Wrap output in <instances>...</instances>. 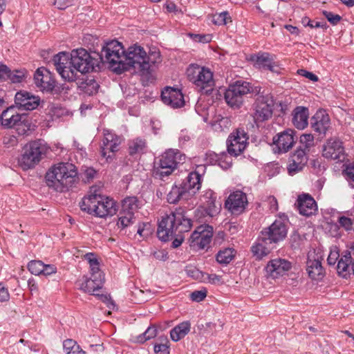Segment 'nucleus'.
<instances>
[{
  "label": "nucleus",
  "instance_id": "nucleus-1",
  "mask_svg": "<svg viewBox=\"0 0 354 354\" xmlns=\"http://www.w3.org/2000/svg\"><path fill=\"white\" fill-rule=\"evenodd\" d=\"M192 227V221L189 218L187 212L179 207L162 218L158 223L157 235L162 241L174 238L171 246L176 248L183 242L185 233L189 232Z\"/></svg>",
  "mask_w": 354,
  "mask_h": 354
},
{
  "label": "nucleus",
  "instance_id": "nucleus-2",
  "mask_svg": "<svg viewBox=\"0 0 354 354\" xmlns=\"http://www.w3.org/2000/svg\"><path fill=\"white\" fill-rule=\"evenodd\" d=\"M47 185L54 190L63 192L77 183V171L74 165L59 163L52 167L45 176Z\"/></svg>",
  "mask_w": 354,
  "mask_h": 354
},
{
  "label": "nucleus",
  "instance_id": "nucleus-3",
  "mask_svg": "<svg viewBox=\"0 0 354 354\" xmlns=\"http://www.w3.org/2000/svg\"><path fill=\"white\" fill-rule=\"evenodd\" d=\"M80 207L82 211L101 218L113 216L117 212L115 201L102 196L97 186L91 187L89 194L82 198Z\"/></svg>",
  "mask_w": 354,
  "mask_h": 354
},
{
  "label": "nucleus",
  "instance_id": "nucleus-4",
  "mask_svg": "<svg viewBox=\"0 0 354 354\" xmlns=\"http://www.w3.org/2000/svg\"><path fill=\"white\" fill-rule=\"evenodd\" d=\"M186 75L188 80L201 94L210 95L214 91L215 81L213 72L209 68L192 64L187 67Z\"/></svg>",
  "mask_w": 354,
  "mask_h": 354
},
{
  "label": "nucleus",
  "instance_id": "nucleus-5",
  "mask_svg": "<svg viewBox=\"0 0 354 354\" xmlns=\"http://www.w3.org/2000/svg\"><path fill=\"white\" fill-rule=\"evenodd\" d=\"M124 57V48L122 44L117 40H112L106 43V46L103 47L100 55L102 61L109 64V66L118 74H121L127 70Z\"/></svg>",
  "mask_w": 354,
  "mask_h": 354
},
{
  "label": "nucleus",
  "instance_id": "nucleus-6",
  "mask_svg": "<svg viewBox=\"0 0 354 354\" xmlns=\"http://www.w3.org/2000/svg\"><path fill=\"white\" fill-rule=\"evenodd\" d=\"M260 91V87L253 86L250 82L237 80L229 86L225 92L224 97L230 106L238 109L243 104V98L246 95L249 93L259 95Z\"/></svg>",
  "mask_w": 354,
  "mask_h": 354
},
{
  "label": "nucleus",
  "instance_id": "nucleus-7",
  "mask_svg": "<svg viewBox=\"0 0 354 354\" xmlns=\"http://www.w3.org/2000/svg\"><path fill=\"white\" fill-rule=\"evenodd\" d=\"M185 160V156L178 149L167 150L156 163L153 174L156 178L163 180L171 175L180 164Z\"/></svg>",
  "mask_w": 354,
  "mask_h": 354
},
{
  "label": "nucleus",
  "instance_id": "nucleus-8",
  "mask_svg": "<svg viewBox=\"0 0 354 354\" xmlns=\"http://www.w3.org/2000/svg\"><path fill=\"white\" fill-rule=\"evenodd\" d=\"M46 150L45 145L40 140H35L26 144L18 159L19 165L24 170L33 168L40 162L46 153Z\"/></svg>",
  "mask_w": 354,
  "mask_h": 354
},
{
  "label": "nucleus",
  "instance_id": "nucleus-9",
  "mask_svg": "<svg viewBox=\"0 0 354 354\" xmlns=\"http://www.w3.org/2000/svg\"><path fill=\"white\" fill-rule=\"evenodd\" d=\"M274 101L270 95H258L252 106V116L255 123L270 120L273 113Z\"/></svg>",
  "mask_w": 354,
  "mask_h": 354
},
{
  "label": "nucleus",
  "instance_id": "nucleus-10",
  "mask_svg": "<svg viewBox=\"0 0 354 354\" xmlns=\"http://www.w3.org/2000/svg\"><path fill=\"white\" fill-rule=\"evenodd\" d=\"M69 56L77 73H88L93 71L95 66H97V60L93 58L84 48L73 50Z\"/></svg>",
  "mask_w": 354,
  "mask_h": 354
},
{
  "label": "nucleus",
  "instance_id": "nucleus-11",
  "mask_svg": "<svg viewBox=\"0 0 354 354\" xmlns=\"http://www.w3.org/2000/svg\"><path fill=\"white\" fill-rule=\"evenodd\" d=\"M53 62L57 71L63 79L68 82L76 80L77 73L68 53L64 52L58 53L54 56Z\"/></svg>",
  "mask_w": 354,
  "mask_h": 354
},
{
  "label": "nucleus",
  "instance_id": "nucleus-12",
  "mask_svg": "<svg viewBox=\"0 0 354 354\" xmlns=\"http://www.w3.org/2000/svg\"><path fill=\"white\" fill-rule=\"evenodd\" d=\"M123 139L109 130L104 131V138L101 146V155L106 162L115 158V153L118 151Z\"/></svg>",
  "mask_w": 354,
  "mask_h": 354
},
{
  "label": "nucleus",
  "instance_id": "nucleus-13",
  "mask_svg": "<svg viewBox=\"0 0 354 354\" xmlns=\"http://www.w3.org/2000/svg\"><path fill=\"white\" fill-rule=\"evenodd\" d=\"M213 227L210 225H201L191 234L190 246L197 249H205L211 243Z\"/></svg>",
  "mask_w": 354,
  "mask_h": 354
},
{
  "label": "nucleus",
  "instance_id": "nucleus-14",
  "mask_svg": "<svg viewBox=\"0 0 354 354\" xmlns=\"http://www.w3.org/2000/svg\"><path fill=\"white\" fill-rule=\"evenodd\" d=\"M287 226L281 220H276L270 226L261 231L264 240H268L270 243H277L283 240L287 235Z\"/></svg>",
  "mask_w": 354,
  "mask_h": 354
},
{
  "label": "nucleus",
  "instance_id": "nucleus-15",
  "mask_svg": "<svg viewBox=\"0 0 354 354\" xmlns=\"http://www.w3.org/2000/svg\"><path fill=\"white\" fill-rule=\"evenodd\" d=\"M161 62L162 59L158 51H151L148 55L146 54V59H144L141 65V76L149 82L154 80L155 76L153 73Z\"/></svg>",
  "mask_w": 354,
  "mask_h": 354
},
{
  "label": "nucleus",
  "instance_id": "nucleus-16",
  "mask_svg": "<svg viewBox=\"0 0 354 354\" xmlns=\"http://www.w3.org/2000/svg\"><path fill=\"white\" fill-rule=\"evenodd\" d=\"M248 203L246 194L237 190L230 194L225 205L232 214L239 215L244 212Z\"/></svg>",
  "mask_w": 354,
  "mask_h": 354
},
{
  "label": "nucleus",
  "instance_id": "nucleus-17",
  "mask_svg": "<svg viewBox=\"0 0 354 354\" xmlns=\"http://www.w3.org/2000/svg\"><path fill=\"white\" fill-rule=\"evenodd\" d=\"M337 272L343 278L347 279L351 273L354 274V243L348 250L344 251L337 262Z\"/></svg>",
  "mask_w": 354,
  "mask_h": 354
},
{
  "label": "nucleus",
  "instance_id": "nucleus-18",
  "mask_svg": "<svg viewBox=\"0 0 354 354\" xmlns=\"http://www.w3.org/2000/svg\"><path fill=\"white\" fill-rule=\"evenodd\" d=\"M250 59L253 62L256 68L269 70L274 73H279V65L275 62V56L268 53H259L250 55Z\"/></svg>",
  "mask_w": 354,
  "mask_h": 354
},
{
  "label": "nucleus",
  "instance_id": "nucleus-19",
  "mask_svg": "<svg viewBox=\"0 0 354 354\" xmlns=\"http://www.w3.org/2000/svg\"><path fill=\"white\" fill-rule=\"evenodd\" d=\"M103 281L104 278H100L99 277H97V279L92 277L91 278L84 277L82 283L80 284V289L85 292L96 296L103 302L107 304L111 303L113 304V301H111L106 295L94 293L96 290H98L102 288Z\"/></svg>",
  "mask_w": 354,
  "mask_h": 354
},
{
  "label": "nucleus",
  "instance_id": "nucleus-20",
  "mask_svg": "<svg viewBox=\"0 0 354 354\" xmlns=\"http://www.w3.org/2000/svg\"><path fill=\"white\" fill-rule=\"evenodd\" d=\"M145 59H146L145 50L142 47L136 44L129 47L126 53H124V60L127 69L129 66L138 67L140 72L141 65Z\"/></svg>",
  "mask_w": 354,
  "mask_h": 354
},
{
  "label": "nucleus",
  "instance_id": "nucleus-21",
  "mask_svg": "<svg viewBox=\"0 0 354 354\" xmlns=\"http://www.w3.org/2000/svg\"><path fill=\"white\" fill-rule=\"evenodd\" d=\"M290 268L291 263L286 259H272L265 268L266 275L272 279H277L284 275Z\"/></svg>",
  "mask_w": 354,
  "mask_h": 354
},
{
  "label": "nucleus",
  "instance_id": "nucleus-22",
  "mask_svg": "<svg viewBox=\"0 0 354 354\" xmlns=\"http://www.w3.org/2000/svg\"><path fill=\"white\" fill-rule=\"evenodd\" d=\"M322 155L328 159L342 161L344 159V149L342 142L336 138L328 140L323 147Z\"/></svg>",
  "mask_w": 354,
  "mask_h": 354
},
{
  "label": "nucleus",
  "instance_id": "nucleus-23",
  "mask_svg": "<svg viewBox=\"0 0 354 354\" xmlns=\"http://www.w3.org/2000/svg\"><path fill=\"white\" fill-rule=\"evenodd\" d=\"M308 160V156L301 149H295L288 158L287 169L291 176L303 170Z\"/></svg>",
  "mask_w": 354,
  "mask_h": 354
},
{
  "label": "nucleus",
  "instance_id": "nucleus-24",
  "mask_svg": "<svg viewBox=\"0 0 354 354\" xmlns=\"http://www.w3.org/2000/svg\"><path fill=\"white\" fill-rule=\"evenodd\" d=\"M35 84L41 91L50 92L53 90L55 81L49 71L39 68L34 75Z\"/></svg>",
  "mask_w": 354,
  "mask_h": 354
},
{
  "label": "nucleus",
  "instance_id": "nucleus-25",
  "mask_svg": "<svg viewBox=\"0 0 354 354\" xmlns=\"http://www.w3.org/2000/svg\"><path fill=\"white\" fill-rule=\"evenodd\" d=\"M162 102L172 108H179L184 105V97L180 90L171 87H166L162 91Z\"/></svg>",
  "mask_w": 354,
  "mask_h": 354
},
{
  "label": "nucleus",
  "instance_id": "nucleus-26",
  "mask_svg": "<svg viewBox=\"0 0 354 354\" xmlns=\"http://www.w3.org/2000/svg\"><path fill=\"white\" fill-rule=\"evenodd\" d=\"M296 205L300 214L310 216L317 212V205L315 199L308 194H303L298 196Z\"/></svg>",
  "mask_w": 354,
  "mask_h": 354
},
{
  "label": "nucleus",
  "instance_id": "nucleus-27",
  "mask_svg": "<svg viewBox=\"0 0 354 354\" xmlns=\"http://www.w3.org/2000/svg\"><path fill=\"white\" fill-rule=\"evenodd\" d=\"M15 102L21 110L32 111L39 104V98L28 92L20 91L15 95Z\"/></svg>",
  "mask_w": 354,
  "mask_h": 354
},
{
  "label": "nucleus",
  "instance_id": "nucleus-28",
  "mask_svg": "<svg viewBox=\"0 0 354 354\" xmlns=\"http://www.w3.org/2000/svg\"><path fill=\"white\" fill-rule=\"evenodd\" d=\"M216 200V194L211 189L206 190L202 196L203 206L201 210L209 217L216 216L220 210L221 205L217 203Z\"/></svg>",
  "mask_w": 354,
  "mask_h": 354
},
{
  "label": "nucleus",
  "instance_id": "nucleus-29",
  "mask_svg": "<svg viewBox=\"0 0 354 354\" xmlns=\"http://www.w3.org/2000/svg\"><path fill=\"white\" fill-rule=\"evenodd\" d=\"M306 271L313 280L320 281L325 275V270L317 255L308 254L306 262Z\"/></svg>",
  "mask_w": 354,
  "mask_h": 354
},
{
  "label": "nucleus",
  "instance_id": "nucleus-30",
  "mask_svg": "<svg viewBox=\"0 0 354 354\" xmlns=\"http://www.w3.org/2000/svg\"><path fill=\"white\" fill-rule=\"evenodd\" d=\"M295 132L292 129L286 130L278 134L277 138H273V142L276 145L279 153L287 152L291 149L295 142Z\"/></svg>",
  "mask_w": 354,
  "mask_h": 354
},
{
  "label": "nucleus",
  "instance_id": "nucleus-31",
  "mask_svg": "<svg viewBox=\"0 0 354 354\" xmlns=\"http://www.w3.org/2000/svg\"><path fill=\"white\" fill-rule=\"evenodd\" d=\"M24 116L18 113L15 106H11L4 110L0 115V122L2 126L7 128L15 127Z\"/></svg>",
  "mask_w": 354,
  "mask_h": 354
},
{
  "label": "nucleus",
  "instance_id": "nucleus-32",
  "mask_svg": "<svg viewBox=\"0 0 354 354\" xmlns=\"http://www.w3.org/2000/svg\"><path fill=\"white\" fill-rule=\"evenodd\" d=\"M201 176L196 171L191 172L189 174L185 182H183L181 186L185 189L189 196L195 194L201 188Z\"/></svg>",
  "mask_w": 354,
  "mask_h": 354
},
{
  "label": "nucleus",
  "instance_id": "nucleus-33",
  "mask_svg": "<svg viewBox=\"0 0 354 354\" xmlns=\"http://www.w3.org/2000/svg\"><path fill=\"white\" fill-rule=\"evenodd\" d=\"M312 128L319 133H325L330 127V118L324 111H317L312 118Z\"/></svg>",
  "mask_w": 354,
  "mask_h": 354
},
{
  "label": "nucleus",
  "instance_id": "nucleus-34",
  "mask_svg": "<svg viewBox=\"0 0 354 354\" xmlns=\"http://www.w3.org/2000/svg\"><path fill=\"white\" fill-rule=\"evenodd\" d=\"M308 109L304 106H297L292 112V122L298 129H304L308 125Z\"/></svg>",
  "mask_w": 354,
  "mask_h": 354
},
{
  "label": "nucleus",
  "instance_id": "nucleus-35",
  "mask_svg": "<svg viewBox=\"0 0 354 354\" xmlns=\"http://www.w3.org/2000/svg\"><path fill=\"white\" fill-rule=\"evenodd\" d=\"M272 244L270 243L268 240H264L261 235L258 242L252 247L251 251L257 259H261L270 252L273 248L271 246Z\"/></svg>",
  "mask_w": 354,
  "mask_h": 354
},
{
  "label": "nucleus",
  "instance_id": "nucleus-36",
  "mask_svg": "<svg viewBox=\"0 0 354 354\" xmlns=\"http://www.w3.org/2000/svg\"><path fill=\"white\" fill-rule=\"evenodd\" d=\"M191 323L185 321L180 323L170 331L171 339L174 342H178L185 337L190 331Z\"/></svg>",
  "mask_w": 354,
  "mask_h": 354
},
{
  "label": "nucleus",
  "instance_id": "nucleus-37",
  "mask_svg": "<svg viewBox=\"0 0 354 354\" xmlns=\"http://www.w3.org/2000/svg\"><path fill=\"white\" fill-rule=\"evenodd\" d=\"M189 196L185 189L180 185H174L167 194V201L171 204H175L181 199H187Z\"/></svg>",
  "mask_w": 354,
  "mask_h": 354
},
{
  "label": "nucleus",
  "instance_id": "nucleus-38",
  "mask_svg": "<svg viewBox=\"0 0 354 354\" xmlns=\"http://www.w3.org/2000/svg\"><path fill=\"white\" fill-rule=\"evenodd\" d=\"M129 153L131 156L145 152L147 147L146 140L142 138H136L129 141Z\"/></svg>",
  "mask_w": 354,
  "mask_h": 354
},
{
  "label": "nucleus",
  "instance_id": "nucleus-39",
  "mask_svg": "<svg viewBox=\"0 0 354 354\" xmlns=\"http://www.w3.org/2000/svg\"><path fill=\"white\" fill-rule=\"evenodd\" d=\"M229 141L237 142L239 151H243L248 145V137L243 129H238L235 132L230 134L227 138Z\"/></svg>",
  "mask_w": 354,
  "mask_h": 354
},
{
  "label": "nucleus",
  "instance_id": "nucleus-40",
  "mask_svg": "<svg viewBox=\"0 0 354 354\" xmlns=\"http://www.w3.org/2000/svg\"><path fill=\"white\" fill-rule=\"evenodd\" d=\"M139 201L136 196L126 197L122 202V214H131L134 215L139 208Z\"/></svg>",
  "mask_w": 354,
  "mask_h": 354
},
{
  "label": "nucleus",
  "instance_id": "nucleus-41",
  "mask_svg": "<svg viewBox=\"0 0 354 354\" xmlns=\"http://www.w3.org/2000/svg\"><path fill=\"white\" fill-rule=\"evenodd\" d=\"M78 88L85 94L92 95L97 92L99 84L94 79L87 78L78 83Z\"/></svg>",
  "mask_w": 354,
  "mask_h": 354
},
{
  "label": "nucleus",
  "instance_id": "nucleus-42",
  "mask_svg": "<svg viewBox=\"0 0 354 354\" xmlns=\"http://www.w3.org/2000/svg\"><path fill=\"white\" fill-rule=\"evenodd\" d=\"M236 251L231 248L219 250L216 254V261L220 264L227 265L234 258Z\"/></svg>",
  "mask_w": 354,
  "mask_h": 354
},
{
  "label": "nucleus",
  "instance_id": "nucleus-43",
  "mask_svg": "<svg viewBox=\"0 0 354 354\" xmlns=\"http://www.w3.org/2000/svg\"><path fill=\"white\" fill-rule=\"evenodd\" d=\"M315 146L314 137L311 134H302L300 136L299 143L296 149H301L308 156L311 148Z\"/></svg>",
  "mask_w": 354,
  "mask_h": 354
},
{
  "label": "nucleus",
  "instance_id": "nucleus-44",
  "mask_svg": "<svg viewBox=\"0 0 354 354\" xmlns=\"http://www.w3.org/2000/svg\"><path fill=\"white\" fill-rule=\"evenodd\" d=\"M63 348L66 354H86L77 343L72 339H67L63 342Z\"/></svg>",
  "mask_w": 354,
  "mask_h": 354
},
{
  "label": "nucleus",
  "instance_id": "nucleus-45",
  "mask_svg": "<svg viewBox=\"0 0 354 354\" xmlns=\"http://www.w3.org/2000/svg\"><path fill=\"white\" fill-rule=\"evenodd\" d=\"M232 156L227 154L225 152L217 155H215L216 162L223 169H227L231 167L232 165Z\"/></svg>",
  "mask_w": 354,
  "mask_h": 354
},
{
  "label": "nucleus",
  "instance_id": "nucleus-46",
  "mask_svg": "<svg viewBox=\"0 0 354 354\" xmlns=\"http://www.w3.org/2000/svg\"><path fill=\"white\" fill-rule=\"evenodd\" d=\"M120 216L118 218L117 225L118 227L124 229L136 222V216L131 214L120 213Z\"/></svg>",
  "mask_w": 354,
  "mask_h": 354
},
{
  "label": "nucleus",
  "instance_id": "nucleus-47",
  "mask_svg": "<svg viewBox=\"0 0 354 354\" xmlns=\"http://www.w3.org/2000/svg\"><path fill=\"white\" fill-rule=\"evenodd\" d=\"M44 263L41 261L33 260L28 263V270L35 275H40L44 270Z\"/></svg>",
  "mask_w": 354,
  "mask_h": 354
},
{
  "label": "nucleus",
  "instance_id": "nucleus-48",
  "mask_svg": "<svg viewBox=\"0 0 354 354\" xmlns=\"http://www.w3.org/2000/svg\"><path fill=\"white\" fill-rule=\"evenodd\" d=\"M338 223L341 227L346 232L354 231V221L346 216H341L338 218Z\"/></svg>",
  "mask_w": 354,
  "mask_h": 354
},
{
  "label": "nucleus",
  "instance_id": "nucleus-49",
  "mask_svg": "<svg viewBox=\"0 0 354 354\" xmlns=\"http://www.w3.org/2000/svg\"><path fill=\"white\" fill-rule=\"evenodd\" d=\"M215 130H220L221 131H225L228 130L231 126V121L227 117H223L221 119L217 120L213 124Z\"/></svg>",
  "mask_w": 354,
  "mask_h": 354
},
{
  "label": "nucleus",
  "instance_id": "nucleus-50",
  "mask_svg": "<svg viewBox=\"0 0 354 354\" xmlns=\"http://www.w3.org/2000/svg\"><path fill=\"white\" fill-rule=\"evenodd\" d=\"M341 258L339 252V250L337 246H333L330 249V253L327 258L328 265H335L337 261Z\"/></svg>",
  "mask_w": 354,
  "mask_h": 354
},
{
  "label": "nucleus",
  "instance_id": "nucleus-51",
  "mask_svg": "<svg viewBox=\"0 0 354 354\" xmlns=\"http://www.w3.org/2000/svg\"><path fill=\"white\" fill-rule=\"evenodd\" d=\"M162 340L165 341V342L154 345V352L156 354H169V346L168 345L169 341L167 337H163Z\"/></svg>",
  "mask_w": 354,
  "mask_h": 354
},
{
  "label": "nucleus",
  "instance_id": "nucleus-52",
  "mask_svg": "<svg viewBox=\"0 0 354 354\" xmlns=\"http://www.w3.org/2000/svg\"><path fill=\"white\" fill-rule=\"evenodd\" d=\"M25 77V72L24 71H10L8 80L12 83L21 82Z\"/></svg>",
  "mask_w": 354,
  "mask_h": 354
},
{
  "label": "nucleus",
  "instance_id": "nucleus-53",
  "mask_svg": "<svg viewBox=\"0 0 354 354\" xmlns=\"http://www.w3.org/2000/svg\"><path fill=\"white\" fill-rule=\"evenodd\" d=\"M227 153L231 156L236 157L239 156L243 151H239V145L237 142H234L232 141L227 140Z\"/></svg>",
  "mask_w": 354,
  "mask_h": 354
},
{
  "label": "nucleus",
  "instance_id": "nucleus-54",
  "mask_svg": "<svg viewBox=\"0 0 354 354\" xmlns=\"http://www.w3.org/2000/svg\"><path fill=\"white\" fill-rule=\"evenodd\" d=\"M227 12H223L219 14H216L213 16V22L218 26L225 25L227 24Z\"/></svg>",
  "mask_w": 354,
  "mask_h": 354
},
{
  "label": "nucleus",
  "instance_id": "nucleus-55",
  "mask_svg": "<svg viewBox=\"0 0 354 354\" xmlns=\"http://www.w3.org/2000/svg\"><path fill=\"white\" fill-rule=\"evenodd\" d=\"M323 15L333 25L337 24L341 20V17L339 15L334 14L331 12L324 11Z\"/></svg>",
  "mask_w": 354,
  "mask_h": 354
},
{
  "label": "nucleus",
  "instance_id": "nucleus-56",
  "mask_svg": "<svg viewBox=\"0 0 354 354\" xmlns=\"http://www.w3.org/2000/svg\"><path fill=\"white\" fill-rule=\"evenodd\" d=\"M15 127H16V131L19 135H25L30 131L29 124H26L22 120L17 122Z\"/></svg>",
  "mask_w": 354,
  "mask_h": 354
},
{
  "label": "nucleus",
  "instance_id": "nucleus-57",
  "mask_svg": "<svg viewBox=\"0 0 354 354\" xmlns=\"http://www.w3.org/2000/svg\"><path fill=\"white\" fill-rule=\"evenodd\" d=\"M329 229L328 232L330 235L333 237H339L342 235V232L340 231V226L339 223H328Z\"/></svg>",
  "mask_w": 354,
  "mask_h": 354
},
{
  "label": "nucleus",
  "instance_id": "nucleus-58",
  "mask_svg": "<svg viewBox=\"0 0 354 354\" xmlns=\"http://www.w3.org/2000/svg\"><path fill=\"white\" fill-rule=\"evenodd\" d=\"M3 143L7 147H11L17 145L18 140L14 135H6L3 137Z\"/></svg>",
  "mask_w": 354,
  "mask_h": 354
},
{
  "label": "nucleus",
  "instance_id": "nucleus-59",
  "mask_svg": "<svg viewBox=\"0 0 354 354\" xmlns=\"http://www.w3.org/2000/svg\"><path fill=\"white\" fill-rule=\"evenodd\" d=\"M206 295L205 290H195L191 293L190 298L194 301L199 302L203 301Z\"/></svg>",
  "mask_w": 354,
  "mask_h": 354
},
{
  "label": "nucleus",
  "instance_id": "nucleus-60",
  "mask_svg": "<svg viewBox=\"0 0 354 354\" xmlns=\"http://www.w3.org/2000/svg\"><path fill=\"white\" fill-rule=\"evenodd\" d=\"M97 171L91 167L86 168L83 174V180L86 183H90L95 176Z\"/></svg>",
  "mask_w": 354,
  "mask_h": 354
},
{
  "label": "nucleus",
  "instance_id": "nucleus-61",
  "mask_svg": "<svg viewBox=\"0 0 354 354\" xmlns=\"http://www.w3.org/2000/svg\"><path fill=\"white\" fill-rule=\"evenodd\" d=\"M90 269H91V274L92 277L96 278V279H97V277H99L100 278H104L102 273L100 270L99 262L95 264L91 265Z\"/></svg>",
  "mask_w": 354,
  "mask_h": 354
},
{
  "label": "nucleus",
  "instance_id": "nucleus-62",
  "mask_svg": "<svg viewBox=\"0 0 354 354\" xmlns=\"http://www.w3.org/2000/svg\"><path fill=\"white\" fill-rule=\"evenodd\" d=\"M297 73L301 76H304L313 82L318 81V77L314 73L307 71L304 69H299Z\"/></svg>",
  "mask_w": 354,
  "mask_h": 354
},
{
  "label": "nucleus",
  "instance_id": "nucleus-63",
  "mask_svg": "<svg viewBox=\"0 0 354 354\" xmlns=\"http://www.w3.org/2000/svg\"><path fill=\"white\" fill-rule=\"evenodd\" d=\"M157 334V329L155 326H149L146 331L143 333L145 341L150 339L156 337Z\"/></svg>",
  "mask_w": 354,
  "mask_h": 354
},
{
  "label": "nucleus",
  "instance_id": "nucleus-64",
  "mask_svg": "<svg viewBox=\"0 0 354 354\" xmlns=\"http://www.w3.org/2000/svg\"><path fill=\"white\" fill-rule=\"evenodd\" d=\"M344 176L348 180H351L354 182V167L348 166L346 167L345 170L343 171Z\"/></svg>",
  "mask_w": 354,
  "mask_h": 354
}]
</instances>
